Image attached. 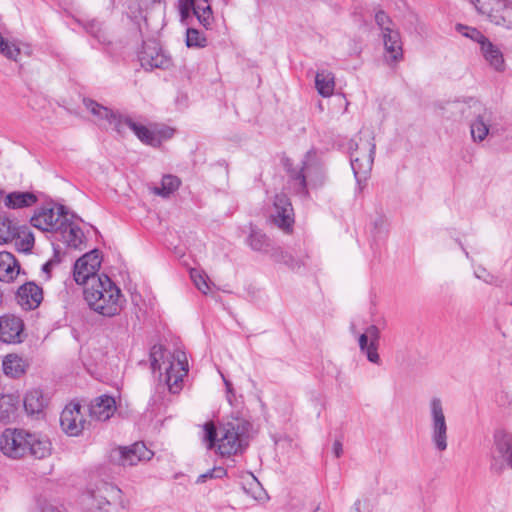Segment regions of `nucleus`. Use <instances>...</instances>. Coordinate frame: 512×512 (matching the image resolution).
Masks as SVG:
<instances>
[{
  "label": "nucleus",
  "mask_w": 512,
  "mask_h": 512,
  "mask_svg": "<svg viewBox=\"0 0 512 512\" xmlns=\"http://www.w3.org/2000/svg\"><path fill=\"white\" fill-rule=\"evenodd\" d=\"M250 423L244 419H233L223 424L219 433L214 424L208 422L203 426V441L208 449L215 447L222 456L235 455L242 452L249 442Z\"/></svg>",
  "instance_id": "1"
},
{
  "label": "nucleus",
  "mask_w": 512,
  "mask_h": 512,
  "mask_svg": "<svg viewBox=\"0 0 512 512\" xmlns=\"http://www.w3.org/2000/svg\"><path fill=\"white\" fill-rule=\"evenodd\" d=\"M84 299L91 310L104 317L120 314L125 304L120 288L105 274L92 278L84 288Z\"/></svg>",
  "instance_id": "2"
},
{
  "label": "nucleus",
  "mask_w": 512,
  "mask_h": 512,
  "mask_svg": "<svg viewBox=\"0 0 512 512\" xmlns=\"http://www.w3.org/2000/svg\"><path fill=\"white\" fill-rule=\"evenodd\" d=\"M89 512H126L127 502L122 491L113 484L101 483L83 498Z\"/></svg>",
  "instance_id": "3"
},
{
  "label": "nucleus",
  "mask_w": 512,
  "mask_h": 512,
  "mask_svg": "<svg viewBox=\"0 0 512 512\" xmlns=\"http://www.w3.org/2000/svg\"><path fill=\"white\" fill-rule=\"evenodd\" d=\"M374 137L370 132L362 133L349 142L350 162L358 182L366 179L372 169L375 155Z\"/></svg>",
  "instance_id": "4"
},
{
  "label": "nucleus",
  "mask_w": 512,
  "mask_h": 512,
  "mask_svg": "<svg viewBox=\"0 0 512 512\" xmlns=\"http://www.w3.org/2000/svg\"><path fill=\"white\" fill-rule=\"evenodd\" d=\"M428 419L431 442L437 451L443 452L448 447V424L443 401L438 396L429 400Z\"/></svg>",
  "instance_id": "5"
},
{
  "label": "nucleus",
  "mask_w": 512,
  "mask_h": 512,
  "mask_svg": "<svg viewBox=\"0 0 512 512\" xmlns=\"http://www.w3.org/2000/svg\"><path fill=\"white\" fill-rule=\"evenodd\" d=\"M506 467L512 469V433L497 429L493 434L491 469L499 473Z\"/></svg>",
  "instance_id": "6"
},
{
  "label": "nucleus",
  "mask_w": 512,
  "mask_h": 512,
  "mask_svg": "<svg viewBox=\"0 0 512 512\" xmlns=\"http://www.w3.org/2000/svg\"><path fill=\"white\" fill-rule=\"evenodd\" d=\"M476 10L496 25H512V0H470Z\"/></svg>",
  "instance_id": "7"
},
{
  "label": "nucleus",
  "mask_w": 512,
  "mask_h": 512,
  "mask_svg": "<svg viewBox=\"0 0 512 512\" xmlns=\"http://www.w3.org/2000/svg\"><path fill=\"white\" fill-rule=\"evenodd\" d=\"M126 128L130 129L143 143L151 146L160 145L162 139L169 138L173 134L172 129L153 131L146 126L133 121L130 118L121 117L115 130L118 133H124Z\"/></svg>",
  "instance_id": "8"
},
{
  "label": "nucleus",
  "mask_w": 512,
  "mask_h": 512,
  "mask_svg": "<svg viewBox=\"0 0 512 512\" xmlns=\"http://www.w3.org/2000/svg\"><path fill=\"white\" fill-rule=\"evenodd\" d=\"M188 373V360L184 351L176 349L168 357L166 367V383L171 393L181 390L183 378Z\"/></svg>",
  "instance_id": "9"
},
{
  "label": "nucleus",
  "mask_w": 512,
  "mask_h": 512,
  "mask_svg": "<svg viewBox=\"0 0 512 512\" xmlns=\"http://www.w3.org/2000/svg\"><path fill=\"white\" fill-rule=\"evenodd\" d=\"M101 265V256L98 250H92L80 257L73 270V277L77 284L87 287L92 283V278H100L97 274Z\"/></svg>",
  "instance_id": "10"
},
{
  "label": "nucleus",
  "mask_w": 512,
  "mask_h": 512,
  "mask_svg": "<svg viewBox=\"0 0 512 512\" xmlns=\"http://www.w3.org/2000/svg\"><path fill=\"white\" fill-rule=\"evenodd\" d=\"M474 118L470 123L471 137L474 142H482L488 136L495 118L494 112L479 102H474Z\"/></svg>",
  "instance_id": "11"
},
{
  "label": "nucleus",
  "mask_w": 512,
  "mask_h": 512,
  "mask_svg": "<svg viewBox=\"0 0 512 512\" xmlns=\"http://www.w3.org/2000/svg\"><path fill=\"white\" fill-rule=\"evenodd\" d=\"M66 211L63 205H59L57 211L52 207L38 208L31 217V225L43 232L58 231L59 224L66 218Z\"/></svg>",
  "instance_id": "12"
},
{
  "label": "nucleus",
  "mask_w": 512,
  "mask_h": 512,
  "mask_svg": "<svg viewBox=\"0 0 512 512\" xmlns=\"http://www.w3.org/2000/svg\"><path fill=\"white\" fill-rule=\"evenodd\" d=\"M28 432L20 429H5L0 436L1 451L11 457L19 458L27 452Z\"/></svg>",
  "instance_id": "13"
},
{
  "label": "nucleus",
  "mask_w": 512,
  "mask_h": 512,
  "mask_svg": "<svg viewBox=\"0 0 512 512\" xmlns=\"http://www.w3.org/2000/svg\"><path fill=\"white\" fill-rule=\"evenodd\" d=\"M153 452L143 443H135L131 447H119L111 452V460L121 466H133L141 461L150 460Z\"/></svg>",
  "instance_id": "14"
},
{
  "label": "nucleus",
  "mask_w": 512,
  "mask_h": 512,
  "mask_svg": "<svg viewBox=\"0 0 512 512\" xmlns=\"http://www.w3.org/2000/svg\"><path fill=\"white\" fill-rule=\"evenodd\" d=\"M271 221L281 230L289 232L294 224L292 204L285 194H277L273 203Z\"/></svg>",
  "instance_id": "15"
},
{
  "label": "nucleus",
  "mask_w": 512,
  "mask_h": 512,
  "mask_svg": "<svg viewBox=\"0 0 512 512\" xmlns=\"http://www.w3.org/2000/svg\"><path fill=\"white\" fill-rule=\"evenodd\" d=\"M179 12L181 22L186 25L188 24L191 12H193L204 28H210L213 23V14L210 4L201 5L197 3V0H179Z\"/></svg>",
  "instance_id": "16"
},
{
  "label": "nucleus",
  "mask_w": 512,
  "mask_h": 512,
  "mask_svg": "<svg viewBox=\"0 0 512 512\" xmlns=\"http://www.w3.org/2000/svg\"><path fill=\"white\" fill-rule=\"evenodd\" d=\"M24 339V323L21 318L7 314L0 317V341L18 344Z\"/></svg>",
  "instance_id": "17"
},
{
  "label": "nucleus",
  "mask_w": 512,
  "mask_h": 512,
  "mask_svg": "<svg viewBox=\"0 0 512 512\" xmlns=\"http://www.w3.org/2000/svg\"><path fill=\"white\" fill-rule=\"evenodd\" d=\"M85 424L84 415L81 412L80 404L67 405L60 416V425L63 431L69 436H78Z\"/></svg>",
  "instance_id": "18"
},
{
  "label": "nucleus",
  "mask_w": 512,
  "mask_h": 512,
  "mask_svg": "<svg viewBox=\"0 0 512 512\" xmlns=\"http://www.w3.org/2000/svg\"><path fill=\"white\" fill-rule=\"evenodd\" d=\"M379 339L380 330L375 325L368 326L358 337L361 352L364 353L367 359L373 364L380 363V356L378 354Z\"/></svg>",
  "instance_id": "19"
},
{
  "label": "nucleus",
  "mask_w": 512,
  "mask_h": 512,
  "mask_svg": "<svg viewBox=\"0 0 512 512\" xmlns=\"http://www.w3.org/2000/svg\"><path fill=\"white\" fill-rule=\"evenodd\" d=\"M139 59L142 67L146 69L166 68L170 65V59L164 55L156 42H145Z\"/></svg>",
  "instance_id": "20"
},
{
  "label": "nucleus",
  "mask_w": 512,
  "mask_h": 512,
  "mask_svg": "<svg viewBox=\"0 0 512 512\" xmlns=\"http://www.w3.org/2000/svg\"><path fill=\"white\" fill-rule=\"evenodd\" d=\"M311 156L312 153L308 152L301 166L289 171V186L294 193L301 196H306L308 193L306 178L310 176L312 170L317 169L308 163Z\"/></svg>",
  "instance_id": "21"
},
{
  "label": "nucleus",
  "mask_w": 512,
  "mask_h": 512,
  "mask_svg": "<svg viewBox=\"0 0 512 512\" xmlns=\"http://www.w3.org/2000/svg\"><path fill=\"white\" fill-rule=\"evenodd\" d=\"M18 304L25 310L37 308L42 299V289L33 282L20 286L16 294Z\"/></svg>",
  "instance_id": "22"
},
{
  "label": "nucleus",
  "mask_w": 512,
  "mask_h": 512,
  "mask_svg": "<svg viewBox=\"0 0 512 512\" xmlns=\"http://www.w3.org/2000/svg\"><path fill=\"white\" fill-rule=\"evenodd\" d=\"M90 416L99 421H106L116 411L115 399L108 395L97 397L90 405Z\"/></svg>",
  "instance_id": "23"
},
{
  "label": "nucleus",
  "mask_w": 512,
  "mask_h": 512,
  "mask_svg": "<svg viewBox=\"0 0 512 512\" xmlns=\"http://www.w3.org/2000/svg\"><path fill=\"white\" fill-rule=\"evenodd\" d=\"M83 104L92 115L96 117L99 124H108L113 129H116L118 121L121 117L113 113L107 107H104L92 99H83Z\"/></svg>",
  "instance_id": "24"
},
{
  "label": "nucleus",
  "mask_w": 512,
  "mask_h": 512,
  "mask_svg": "<svg viewBox=\"0 0 512 512\" xmlns=\"http://www.w3.org/2000/svg\"><path fill=\"white\" fill-rule=\"evenodd\" d=\"M58 228L62 241L69 247L78 248L82 244L84 237L82 230L77 225L68 222L67 217L61 221Z\"/></svg>",
  "instance_id": "25"
},
{
  "label": "nucleus",
  "mask_w": 512,
  "mask_h": 512,
  "mask_svg": "<svg viewBox=\"0 0 512 512\" xmlns=\"http://www.w3.org/2000/svg\"><path fill=\"white\" fill-rule=\"evenodd\" d=\"M386 58L389 61L396 62L402 58V43L400 34L397 30H391L382 34Z\"/></svg>",
  "instance_id": "26"
},
{
  "label": "nucleus",
  "mask_w": 512,
  "mask_h": 512,
  "mask_svg": "<svg viewBox=\"0 0 512 512\" xmlns=\"http://www.w3.org/2000/svg\"><path fill=\"white\" fill-rule=\"evenodd\" d=\"M27 451L35 458L43 459L51 454L52 445L47 437L28 433Z\"/></svg>",
  "instance_id": "27"
},
{
  "label": "nucleus",
  "mask_w": 512,
  "mask_h": 512,
  "mask_svg": "<svg viewBox=\"0 0 512 512\" xmlns=\"http://www.w3.org/2000/svg\"><path fill=\"white\" fill-rule=\"evenodd\" d=\"M481 53L484 57V59L489 63V65L495 69L496 71H503L504 70V58L501 50L494 45L492 42H490L488 39H486L481 45H480Z\"/></svg>",
  "instance_id": "28"
},
{
  "label": "nucleus",
  "mask_w": 512,
  "mask_h": 512,
  "mask_svg": "<svg viewBox=\"0 0 512 512\" xmlns=\"http://www.w3.org/2000/svg\"><path fill=\"white\" fill-rule=\"evenodd\" d=\"M19 265L13 254L0 252V281L10 282L19 274Z\"/></svg>",
  "instance_id": "29"
},
{
  "label": "nucleus",
  "mask_w": 512,
  "mask_h": 512,
  "mask_svg": "<svg viewBox=\"0 0 512 512\" xmlns=\"http://www.w3.org/2000/svg\"><path fill=\"white\" fill-rule=\"evenodd\" d=\"M26 361L16 355V354H8L4 357L2 362V367L5 375L11 378H18L23 375L27 369Z\"/></svg>",
  "instance_id": "30"
},
{
  "label": "nucleus",
  "mask_w": 512,
  "mask_h": 512,
  "mask_svg": "<svg viewBox=\"0 0 512 512\" xmlns=\"http://www.w3.org/2000/svg\"><path fill=\"white\" fill-rule=\"evenodd\" d=\"M37 200V196L32 192L16 191L9 193L4 202L5 206L10 209H20L32 206Z\"/></svg>",
  "instance_id": "31"
},
{
  "label": "nucleus",
  "mask_w": 512,
  "mask_h": 512,
  "mask_svg": "<svg viewBox=\"0 0 512 512\" xmlns=\"http://www.w3.org/2000/svg\"><path fill=\"white\" fill-rule=\"evenodd\" d=\"M46 405V399L41 390L33 389L26 393L24 397V408L27 413L34 415L43 411Z\"/></svg>",
  "instance_id": "32"
},
{
  "label": "nucleus",
  "mask_w": 512,
  "mask_h": 512,
  "mask_svg": "<svg viewBox=\"0 0 512 512\" xmlns=\"http://www.w3.org/2000/svg\"><path fill=\"white\" fill-rule=\"evenodd\" d=\"M315 86L321 96H331L335 88L333 74L326 70L319 71L315 77Z\"/></svg>",
  "instance_id": "33"
},
{
  "label": "nucleus",
  "mask_w": 512,
  "mask_h": 512,
  "mask_svg": "<svg viewBox=\"0 0 512 512\" xmlns=\"http://www.w3.org/2000/svg\"><path fill=\"white\" fill-rule=\"evenodd\" d=\"M19 233L13 239L17 250L21 252H30L34 246V235L27 226H21Z\"/></svg>",
  "instance_id": "34"
},
{
  "label": "nucleus",
  "mask_w": 512,
  "mask_h": 512,
  "mask_svg": "<svg viewBox=\"0 0 512 512\" xmlns=\"http://www.w3.org/2000/svg\"><path fill=\"white\" fill-rule=\"evenodd\" d=\"M20 227L7 216L0 215V243L12 242Z\"/></svg>",
  "instance_id": "35"
},
{
  "label": "nucleus",
  "mask_w": 512,
  "mask_h": 512,
  "mask_svg": "<svg viewBox=\"0 0 512 512\" xmlns=\"http://www.w3.org/2000/svg\"><path fill=\"white\" fill-rule=\"evenodd\" d=\"M247 242L254 251H269L268 248L270 247V240L266 234L259 229L251 228Z\"/></svg>",
  "instance_id": "36"
},
{
  "label": "nucleus",
  "mask_w": 512,
  "mask_h": 512,
  "mask_svg": "<svg viewBox=\"0 0 512 512\" xmlns=\"http://www.w3.org/2000/svg\"><path fill=\"white\" fill-rule=\"evenodd\" d=\"M270 256L275 262L285 264L292 270L298 269L303 265L301 260L295 259L291 254L280 247L272 248Z\"/></svg>",
  "instance_id": "37"
},
{
  "label": "nucleus",
  "mask_w": 512,
  "mask_h": 512,
  "mask_svg": "<svg viewBox=\"0 0 512 512\" xmlns=\"http://www.w3.org/2000/svg\"><path fill=\"white\" fill-rule=\"evenodd\" d=\"M180 180L173 175H165L161 181V187H155L154 193L162 197H168L171 193L178 189Z\"/></svg>",
  "instance_id": "38"
},
{
  "label": "nucleus",
  "mask_w": 512,
  "mask_h": 512,
  "mask_svg": "<svg viewBox=\"0 0 512 512\" xmlns=\"http://www.w3.org/2000/svg\"><path fill=\"white\" fill-rule=\"evenodd\" d=\"M186 45L189 48H203L207 45V39L199 30L188 28L186 31Z\"/></svg>",
  "instance_id": "39"
},
{
  "label": "nucleus",
  "mask_w": 512,
  "mask_h": 512,
  "mask_svg": "<svg viewBox=\"0 0 512 512\" xmlns=\"http://www.w3.org/2000/svg\"><path fill=\"white\" fill-rule=\"evenodd\" d=\"M190 277L197 289L203 294H207L210 291V284L205 273L197 269H191Z\"/></svg>",
  "instance_id": "40"
},
{
  "label": "nucleus",
  "mask_w": 512,
  "mask_h": 512,
  "mask_svg": "<svg viewBox=\"0 0 512 512\" xmlns=\"http://www.w3.org/2000/svg\"><path fill=\"white\" fill-rule=\"evenodd\" d=\"M456 29L463 36L470 38L471 40L477 42L479 45H481L487 39L479 30L473 27L458 24Z\"/></svg>",
  "instance_id": "41"
},
{
  "label": "nucleus",
  "mask_w": 512,
  "mask_h": 512,
  "mask_svg": "<svg viewBox=\"0 0 512 512\" xmlns=\"http://www.w3.org/2000/svg\"><path fill=\"white\" fill-rule=\"evenodd\" d=\"M226 475V470L222 467H214L213 469L207 471L198 476L196 483L202 484L205 483L207 479L213 478H222Z\"/></svg>",
  "instance_id": "42"
},
{
  "label": "nucleus",
  "mask_w": 512,
  "mask_h": 512,
  "mask_svg": "<svg viewBox=\"0 0 512 512\" xmlns=\"http://www.w3.org/2000/svg\"><path fill=\"white\" fill-rule=\"evenodd\" d=\"M375 21L377 25L380 27L382 34H384V32L394 30L390 18L383 11H379L376 13Z\"/></svg>",
  "instance_id": "43"
},
{
  "label": "nucleus",
  "mask_w": 512,
  "mask_h": 512,
  "mask_svg": "<svg viewBox=\"0 0 512 512\" xmlns=\"http://www.w3.org/2000/svg\"><path fill=\"white\" fill-rule=\"evenodd\" d=\"M158 356H160V357L164 356L162 347L154 346L151 351V367H152L153 371H156L157 369L161 368V365L159 364Z\"/></svg>",
  "instance_id": "44"
},
{
  "label": "nucleus",
  "mask_w": 512,
  "mask_h": 512,
  "mask_svg": "<svg viewBox=\"0 0 512 512\" xmlns=\"http://www.w3.org/2000/svg\"><path fill=\"white\" fill-rule=\"evenodd\" d=\"M333 453L337 458H339L343 453V446L339 440H336L333 443Z\"/></svg>",
  "instance_id": "45"
},
{
  "label": "nucleus",
  "mask_w": 512,
  "mask_h": 512,
  "mask_svg": "<svg viewBox=\"0 0 512 512\" xmlns=\"http://www.w3.org/2000/svg\"><path fill=\"white\" fill-rule=\"evenodd\" d=\"M256 486H259V483L257 482L256 483ZM259 492L258 493H255L253 494V497L257 500H263V499H266L267 498V495L266 493L260 488V487H257Z\"/></svg>",
  "instance_id": "46"
},
{
  "label": "nucleus",
  "mask_w": 512,
  "mask_h": 512,
  "mask_svg": "<svg viewBox=\"0 0 512 512\" xmlns=\"http://www.w3.org/2000/svg\"><path fill=\"white\" fill-rule=\"evenodd\" d=\"M40 512H61V511H59L57 507H55L51 504H45L41 507Z\"/></svg>",
  "instance_id": "47"
},
{
  "label": "nucleus",
  "mask_w": 512,
  "mask_h": 512,
  "mask_svg": "<svg viewBox=\"0 0 512 512\" xmlns=\"http://www.w3.org/2000/svg\"><path fill=\"white\" fill-rule=\"evenodd\" d=\"M350 512H362V502L361 500H357L354 502Z\"/></svg>",
  "instance_id": "48"
},
{
  "label": "nucleus",
  "mask_w": 512,
  "mask_h": 512,
  "mask_svg": "<svg viewBox=\"0 0 512 512\" xmlns=\"http://www.w3.org/2000/svg\"><path fill=\"white\" fill-rule=\"evenodd\" d=\"M54 264L53 260H50L49 262H47L44 266H43V269L44 271H49V269L52 267V265Z\"/></svg>",
  "instance_id": "49"
},
{
  "label": "nucleus",
  "mask_w": 512,
  "mask_h": 512,
  "mask_svg": "<svg viewBox=\"0 0 512 512\" xmlns=\"http://www.w3.org/2000/svg\"><path fill=\"white\" fill-rule=\"evenodd\" d=\"M483 273H485V270H482V272H480V273L475 272V275H476L477 278H483L484 281L488 282V280L483 277Z\"/></svg>",
  "instance_id": "50"
},
{
  "label": "nucleus",
  "mask_w": 512,
  "mask_h": 512,
  "mask_svg": "<svg viewBox=\"0 0 512 512\" xmlns=\"http://www.w3.org/2000/svg\"><path fill=\"white\" fill-rule=\"evenodd\" d=\"M483 273H485V270H482V272H480V273L475 272V275H476L477 278H483L484 281L488 282V280L483 277Z\"/></svg>",
  "instance_id": "51"
},
{
  "label": "nucleus",
  "mask_w": 512,
  "mask_h": 512,
  "mask_svg": "<svg viewBox=\"0 0 512 512\" xmlns=\"http://www.w3.org/2000/svg\"><path fill=\"white\" fill-rule=\"evenodd\" d=\"M483 273H485V270H482V272H480V273L475 272V275H476L477 278H483L484 281L488 282V280L483 277Z\"/></svg>",
  "instance_id": "52"
},
{
  "label": "nucleus",
  "mask_w": 512,
  "mask_h": 512,
  "mask_svg": "<svg viewBox=\"0 0 512 512\" xmlns=\"http://www.w3.org/2000/svg\"><path fill=\"white\" fill-rule=\"evenodd\" d=\"M197 3H200L201 5H207L210 4V0H197Z\"/></svg>",
  "instance_id": "53"
},
{
  "label": "nucleus",
  "mask_w": 512,
  "mask_h": 512,
  "mask_svg": "<svg viewBox=\"0 0 512 512\" xmlns=\"http://www.w3.org/2000/svg\"><path fill=\"white\" fill-rule=\"evenodd\" d=\"M228 392H231V383L224 379Z\"/></svg>",
  "instance_id": "54"
},
{
  "label": "nucleus",
  "mask_w": 512,
  "mask_h": 512,
  "mask_svg": "<svg viewBox=\"0 0 512 512\" xmlns=\"http://www.w3.org/2000/svg\"><path fill=\"white\" fill-rule=\"evenodd\" d=\"M313 512H327L326 510L320 508L319 506H317Z\"/></svg>",
  "instance_id": "55"
},
{
  "label": "nucleus",
  "mask_w": 512,
  "mask_h": 512,
  "mask_svg": "<svg viewBox=\"0 0 512 512\" xmlns=\"http://www.w3.org/2000/svg\"><path fill=\"white\" fill-rule=\"evenodd\" d=\"M96 26L98 27V24H97V23H95V22H93V23L91 24V32H93V33H94V30H93V29H94V27H96Z\"/></svg>",
  "instance_id": "56"
},
{
  "label": "nucleus",
  "mask_w": 512,
  "mask_h": 512,
  "mask_svg": "<svg viewBox=\"0 0 512 512\" xmlns=\"http://www.w3.org/2000/svg\"><path fill=\"white\" fill-rule=\"evenodd\" d=\"M2 303V293L0 292V304Z\"/></svg>",
  "instance_id": "57"
}]
</instances>
